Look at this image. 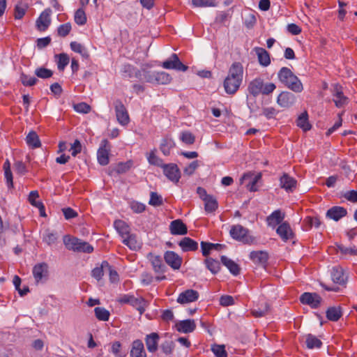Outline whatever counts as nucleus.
Wrapping results in <instances>:
<instances>
[{
  "instance_id": "obj_35",
  "label": "nucleus",
  "mask_w": 357,
  "mask_h": 357,
  "mask_svg": "<svg viewBox=\"0 0 357 357\" xmlns=\"http://www.w3.org/2000/svg\"><path fill=\"white\" fill-rule=\"evenodd\" d=\"M114 226L123 239L130 234L129 226L123 220H115L114 222Z\"/></svg>"
},
{
  "instance_id": "obj_60",
  "label": "nucleus",
  "mask_w": 357,
  "mask_h": 357,
  "mask_svg": "<svg viewBox=\"0 0 357 357\" xmlns=\"http://www.w3.org/2000/svg\"><path fill=\"white\" fill-rule=\"evenodd\" d=\"M57 239V234L50 231H47L43 236V241L49 245L55 243Z\"/></svg>"
},
{
  "instance_id": "obj_58",
  "label": "nucleus",
  "mask_w": 357,
  "mask_h": 357,
  "mask_svg": "<svg viewBox=\"0 0 357 357\" xmlns=\"http://www.w3.org/2000/svg\"><path fill=\"white\" fill-rule=\"evenodd\" d=\"M135 68L136 67H135L132 65L129 64V63L124 64L121 69L123 75L125 77H128L130 79L133 78Z\"/></svg>"
},
{
  "instance_id": "obj_3",
  "label": "nucleus",
  "mask_w": 357,
  "mask_h": 357,
  "mask_svg": "<svg viewBox=\"0 0 357 357\" xmlns=\"http://www.w3.org/2000/svg\"><path fill=\"white\" fill-rule=\"evenodd\" d=\"M275 89L276 85L274 83H265L261 77L255 78L248 85L249 93L254 97H257L260 94L268 96L272 93Z\"/></svg>"
},
{
  "instance_id": "obj_39",
  "label": "nucleus",
  "mask_w": 357,
  "mask_h": 357,
  "mask_svg": "<svg viewBox=\"0 0 357 357\" xmlns=\"http://www.w3.org/2000/svg\"><path fill=\"white\" fill-rule=\"evenodd\" d=\"M56 62L58 70L63 72L65 68L68 65L70 58L66 53H61L55 55Z\"/></svg>"
},
{
  "instance_id": "obj_49",
  "label": "nucleus",
  "mask_w": 357,
  "mask_h": 357,
  "mask_svg": "<svg viewBox=\"0 0 357 357\" xmlns=\"http://www.w3.org/2000/svg\"><path fill=\"white\" fill-rule=\"evenodd\" d=\"M94 313H95L96 317L99 321H108L109 319L110 313L107 310H106L104 307H95Z\"/></svg>"
},
{
  "instance_id": "obj_21",
  "label": "nucleus",
  "mask_w": 357,
  "mask_h": 357,
  "mask_svg": "<svg viewBox=\"0 0 357 357\" xmlns=\"http://www.w3.org/2000/svg\"><path fill=\"white\" fill-rule=\"evenodd\" d=\"M160 336L157 333H151L145 337V343L147 350L150 353H155L158 348Z\"/></svg>"
},
{
  "instance_id": "obj_51",
  "label": "nucleus",
  "mask_w": 357,
  "mask_h": 357,
  "mask_svg": "<svg viewBox=\"0 0 357 357\" xmlns=\"http://www.w3.org/2000/svg\"><path fill=\"white\" fill-rule=\"evenodd\" d=\"M28 6L22 2H19L15 7L14 16L16 20L22 19L26 13Z\"/></svg>"
},
{
  "instance_id": "obj_40",
  "label": "nucleus",
  "mask_w": 357,
  "mask_h": 357,
  "mask_svg": "<svg viewBox=\"0 0 357 357\" xmlns=\"http://www.w3.org/2000/svg\"><path fill=\"white\" fill-rule=\"evenodd\" d=\"M296 125L299 128L303 130V131L306 132L310 130L312 128L310 123L308 121V114L307 112H303L296 120Z\"/></svg>"
},
{
  "instance_id": "obj_57",
  "label": "nucleus",
  "mask_w": 357,
  "mask_h": 357,
  "mask_svg": "<svg viewBox=\"0 0 357 357\" xmlns=\"http://www.w3.org/2000/svg\"><path fill=\"white\" fill-rule=\"evenodd\" d=\"M149 204L153 206H161L163 204L162 197L157 192H151Z\"/></svg>"
},
{
  "instance_id": "obj_28",
  "label": "nucleus",
  "mask_w": 357,
  "mask_h": 357,
  "mask_svg": "<svg viewBox=\"0 0 357 357\" xmlns=\"http://www.w3.org/2000/svg\"><path fill=\"white\" fill-rule=\"evenodd\" d=\"M284 218V214L282 213L280 210H275L267 217V225L269 227L274 228L278 225H280L282 222H283L282 221Z\"/></svg>"
},
{
  "instance_id": "obj_45",
  "label": "nucleus",
  "mask_w": 357,
  "mask_h": 357,
  "mask_svg": "<svg viewBox=\"0 0 357 357\" xmlns=\"http://www.w3.org/2000/svg\"><path fill=\"white\" fill-rule=\"evenodd\" d=\"M268 311L269 305L266 302H262L260 307H257L252 310L251 314L255 317H261L265 316Z\"/></svg>"
},
{
  "instance_id": "obj_12",
  "label": "nucleus",
  "mask_w": 357,
  "mask_h": 357,
  "mask_svg": "<svg viewBox=\"0 0 357 357\" xmlns=\"http://www.w3.org/2000/svg\"><path fill=\"white\" fill-rule=\"evenodd\" d=\"M164 174L171 181L176 183L181 178V172L177 165L174 163L165 164L162 167Z\"/></svg>"
},
{
  "instance_id": "obj_2",
  "label": "nucleus",
  "mask_w": 357,
  "mask_h": 357,
  "mask_svg": "<svg viewBox=\"0 0 357 357\" xmlns=\"http://www.w3.org/2000/svg\"><path fill=\"white\" fill-rule=\"evenodd\" d=\"M278 79L286 87L295 93H301L303 86L299 78L287 67H282L278 73Z\"/></svg>"
},
{
  "instance_id": "obj_63",
  "label": "nucleus",
  "mask_w": 357,
  "mask_h": 357,
  "mask_svg": "<svg viewBox=\"0 0 357 357\" xmlns=\"http://www.w3.org/2000/svg\"><path fill=\"white\" fill-rule=\"evenodd\" d=\"M154 280L155 277L149 272H143L141 275V283L143 285L147 286L151 284Z\"/></svg>"
},
{
  "instance_id": "obj_32",
  "label": "nucleus",
  "mask_w": 357,
  "mask_h": 357,
  "mask_svg": "<svg viewBox=\"0 0 357 357\" xmlns=\"http://www.w3.org/2000/svg\"><path fill=\"white\" fill-rule=\"evenodd\" d=\"M260 178V174H258L252 177V175L250 174H244L241 180V183H243V181L249 180L248 183L246 185L247 188L250 192H255L257 190V188L256 186L257 183Z\"/></svg>"
},
{
  "instance_id": "obj_17",
  "label": "nucleus",
  "mask_w": 357,
  "mask_h": 357,
  "mask_svg": "<svg viewBox=\"0 0 357 357\" xmlns=\"http://www.w3.org/2000/svg\"><path fill=\"white\" fill-rule=\"evenodd\" d=\"M296 101L295 96L289 91H282L277 98V103L282 107L288 108L292 106Z\"/></svg>"
},
{
  "instance_id": "obj_4",
  "label": "nucleus",
  "mask_w": 357,
  "mask_h": 357,
  "mask_svg": "<svg viewBox=\"0 0 357 357\" xmlns=\"http://www.w3.org/2000/svg\"><path fill=\"white\" fill-rule=\"evenodd\" d=\"M147 259H149L152 268L156 274L155 279L157 282L166 280L165 273L166 272L167 267L162 261V259L159 255H155L151 252L147 255Z\"/></svg>"
},
{
  "instance_id": "obj_31",
  "label": "nucleus",
  "mask_w": 357,
  "mask_h": 357,
  "mask_svg": "<svg viewBox=\"0 0 357 357\" xmlns=\"http://www.w3.org/2000/svg\"><path fill=\"white\" fill-rule=\"evenodd\" d=\"M220 259L222 264L229 269L231 274L238 275L240 273L241 268L235 261L226 256H222Z\"/></svg>"
},
{
  "instance_id": "obj_29",
  "label": "nucleus",
  "mask_w": 357,
  "mask_h": 357,
  "mask_svg": "<svg viewBox=\"0 0 357 357\" xmlns=\"http://www.w3.org/2000/svg\"><path fill=\"white\" fill-rule=\"evenodd\" d=\"M254 51L257 55L258 61L262 66L266 67L271 63V58L269 53L264 48L256 47Z\"/></svg>"
},
{
  "instance_id": "obj_53",
  "label": "nucleus",
  "mask_w": 357,
  "mask_h": 357,
  "mask_svg": "<svg viewBox=\"0 0 357 357\" xmlns=\"http://www.w3.org/2000/svg\"><path fill=\"white\" fill-rule=\"evenodd\" d=\"M20 81L25 86H32L37 83L38 79L35 77H31L22 73L20 75Z\"/></svg>"
},
{
  "instance_id": "obj_46",
  "label": "nucleus",
  "mask_w": 357,
  "mask_h": 357,
  "mask_svg": "<svg viewBox=\"0 0 357 357\" xmlns=\"http://www.w3.org/2000/svg\"><path fill=\"white\" fill-rule=\"evenodd\" d=\"M39 195L38 192L36 190L31 191L29 195V202L32 206H36L39 209V211L42 213L45 211V206L40 201H36V199L38 198Z\"/></svg>"
},
{
  "instance_id": "obj_42",
  "label": "nucleus",
  "mask_w": 357,
  "mask_h": 357,
  "mask_svg": "<svg viewBox=\"0 0 357 357\" xmlns=\"http://www.w3.org/2000/svg\"><path fill=\"white\" fill-rule=\"evenodd\" d=\"M204 202V209L207 213H213L217 210L218 207V203L215 197H214L213 195H211Z\"/></svg>"
},
{
  "instance_id": "obj_34",
  "label": "nucleus",
  "mask_w": 357,
  "mask_h": 357,
  "mask_svg": "<svg viewBox=\"0 0 357 357\" xmlns=\"http://www.w3.org/2000/svg\"><path fill=\"white\" fill-rule=\"evenodd\" d=\"M326 318L331 321H337L342 316V308L340 306L329 307L326 312Z\"/></svg>"
},
{
  "instance_id": "obj_41",
  "label": "nucleus",
  "mask_w": 357,
  "mask_h": 357,
  "mask_svg": "<svg viewBox=\"0 0 357 357\" xmlns=\"http://www.w3.org/2000/svg\"><path fill=\"white\" fill-rule=\"evenodd\" d=\"M26 144L32 149L39 148L41 146L39 137L34 131H31L26 137Z\"/></svg>"
},
{
  "instance_id": "obj_6",
  "label": "nucleus",
  "mask_w": 357,
  "mask_h": 357,
  "mask_svg": "<svg viewBox=\"0 0 357 357\" xmlns=\"http://www.w3.org/2000/svg\"><path fill=\"white\" fill-rule=\"evenodd\" d=\"M249 229L241 225H235L231 227L229 234L236 241L245 244H251L254 242L255 238L249 235Z\"/></svg>"
},
{
  "instance_id": "obj_18",
  "label": "nucleus",
  "mask_w": 357,
  "mask_h": 357,
  "mask_svg": "<svg viewBox=\"0 0 357 357\" xmlns=\"http://www.w3.org/2000/svg\"><path fill=\"white\" fill-rule=\"evenodd\" d=\"M199 293L194 289H188L181 292L177 298V302L181 304H185L197 301Z\"/></svg>"
},
{
  "instance_id": "obj_15",
  "label": "nucleus",
  "mask_w": 357,
  "mask_h": 357,
  "mask_svg": "<svg viewBox=\"0 0 357 357\" xmlns=\"http://www.w3.org/2000/svg\"><path fill=\"white\" fill-rule=\"evenodd\" d=\"M52 10L50 8H46L43 10L36 22V26L38 31H45L47 29L51 24V15Z\"/></svg>"
},
{
  "instance_id": "obj_16",
  "label": "nucleus",
  "mask_w": 357,
  "mask_h": 357,
  "mask_svg": "<svg viewBox=\"0 0 357 357\" xmlns=\"http://www.w3.org/2000/svg\"><path fill=\"white\" fill-rule=\"evenodd\" d=\"M276 233L284 242L292 240L294 238L290 225L287 222H282L277 228Z\"/></svg>"
},
{
  "instance_id": "obj_47",
  "label": "nucleus",
  "mask_w": 357,
  "mask_h": 357,
  "mask_svg": "<svg viewBox=\"0 0 357 357\" xmlns=\"http://www.w3.org/2000/svg\"><path fill=\"white\" fill-rule=\"evenodd\" d=\"M155 84H167L170 83L172 77L166 72H155Z\"/></svg>"
},
{
  "instance_id": "obj_27",
  "label": "nucleus",
  "mask_w": 357,
  "mask_h": 357,
  "mask_svg": "<svg viewBox=\"0 0 357 357\" xmlns=\"http://www.w3.org/2000/svg\"><path fill=\"white\" fill-rule=\"evenodd\" d=\"M333 101L337 107H342L347 103L348 98L343 94L341 87L335 85L333 91Z\"/></svg>"
},
{
  "instance_id": "obj_37",
  "label": "nucleus",
  "mask_w": 357,
  "mask_h": 357,
  "mask_svg": "<svg viewBox=\"0 0 357 357\" xmlns=\"http://www.w3.org/2000/svg\"><path fill=\"white\" fill-rule=\"evenodd\" d=\"M305 338L306 347L310 349H319L322 346V342L314 335L307 334Z\"/></svg>"
},
{
  "instance_id": "obj_59",
  "label": "nucleus",
  "mask_w": 357,
  "mask_h": 357,
  "mask_svg": "<svg viewBox=\"0 0 357 357\" xmlns=\"http://www.w3.org/2000/svg\"><path fill=\"white\" fill-rule=\"evenodd\" d=\"M211 350L216 357H227L225 345L214 344L212 346Z\"/></svg>"
},
{
  "instance_id": "obj_64",
  "label": "nucleus",
  "mask_w": 357,
  "mask_h": 357,
  "mask_svg": "<svg viewBox=\"0 0 357 357\" xmlns=\"http://www.w3.org/2000/svg\"><path fill=\"white\" fill-rule=\"evenodd\" d=\"M174 347V343L170 340L164 342L160 346L162 352L166 355L171 354L173 352Z\"/></svg>"
},
{
  "instance_id": "obj_24",
  "label": "nucleus",
  "mask_w": 357,
  "mask_h": 357,
  "mask_svg": "<svg viewBox=\"0 0 357 357\" xmlns=\"http://www.w3.org/2000/svg\"><path fill=\"white\" fill-rule=\"evenodd\" d=\"M250 259L255 264L265 266L268 259V254L261 250L252 251L250 253Z\"/></svg>"
},
{
  "instance_id": "obj_9",
  "label": "nucleus",
  "mask_w": 357,
  "mask_h": 357,
  "mask_svg": "<svg viewBox=\"0 0 357 357\" xmlns=\"http://www.w3.org/2000/svg\"><path fill=\"white\" fill-rule=\"evenodd\" d=\"M161 66L165 69H174L182 72L186 71L188 68L180 61L176 54H172L168 59L162 62Z\"/></svg>"
},
{
  "instance_id": "obj_13",
  "label": "nucleus",
  "mask_w": 357,
  "mask_h": 357,
  "mask_svg": "<svg viewBox=\"0 0 357 357\" xmlns=\"http://www.w3.org/2000/svg\"><path fill=\"white\" fill-rule=\"evenodd\" d=\"M321 300V296L316 293L305 292L300 297V301L303 304L308 305L314 309L319 306Z\"/></svg>"
},
{
  "instance_id": "obj_5",
  "label": "nucleus",
  "mask_w": 357,
  "mask_h": 357,
  "mask_svg": "<svg viewBox=\"0 0 357 357\" xmlns=\"http://www.w3.org/2000/svg\"><path fill=\"white\" fill-rule=\"evenodd\" d=\"M63 243L68 250L85 253H91L93 250V248L89 243L75 237L65 236Z\"/></svg>"
},
{
  "instance_id": "obj_36",
  "label": "nucleus",
  "mask_w": 357,
  "mask_h": 357,
  "mask_svg": "<svg viewBox=\"0 0 357 357\" xmlns=\"http://www.w3.org/2000/svg\"><path fill=\"white\" fill-rule=\"evenodd\" d=\"M123 243L130 249L136 250L141 248V243L137 240L136 235L130 234L128 236H126V238L123 239Z\"/></svg>"
},
{
  "instance_id": "obj_55",
  "label": "nucleus",
  "mask_w": 357,
  "mask_h": 357,
  "mask_svg": "<svg viewBox=\"0 0 357 357\" xmlns=\"http://www.w3.org/2000/svg\"><path fill=\"white\" fill-rule=\"evenodd\" d=\"M35 75L40 78L47 79L52 76L53 72L50 69L40 67L36 69Z\"/></svg>"
},
{
  "instance_id": "obj_25",
  "label": "nucleus",
  "mask_w": 357,
  "mask_h": 357,
  "mask_svg": "<svg viewBox=\"0 0 357 357\" xmlns=\"http://www.w3.org/2000/svg\"><path fill=\"white\" fill-rule=\"evenodd\" d=\"M178 245L183 252H194L198 250V243L190 237H184L179 242Z\"/></svg>"
},
{
  "instance_id": "obj_10",
  "label": "nucleus",
  "mask_w": 357,
  "mask_h": 357,
  "mask_svg": "<svg viewBox=\"0 0 357 357\" xmlns=\"http://www.w3.org/2000/svg\"><path fill=\"white\" fill-rule=\"evenodd\" d=\"M48 268L49 266L45 262L37 264L33 266L32 273L37 284L47 280Z\"/></svg>"
},
{
  "instance_id": "obj_14",
  "label": "nucleus",
  "mask_w": 357,
  "mask_h": 357,
  "mask_svg": "<svg viewBox=\"0 0 357 357\" xmlns=\"http://www.w3.org/2000/svg\"><path fill=\"white\" fill-rule=\"evenodd\" d=\"M165 262L174 270H178L182 264L183 259L173 251H167L164 254Z\"/></svg>"
},
{
  "instance_id": "obj_33",
  "label": "nucleus",
  "mask_w": 357,
  "mask_h": 357,
  "mask_svg": "<svg viewBox=\"0 0 357 357\" xmlns=\"http://www.w3.org/2000/svg\"><path fill=\"white\" fill-rule=\"evenodd\" d=\"M175 146L174 141L169 137H165L160 143V149L165 155H169L171 150Z\"/></svg>"
},
{
  "instance_id": "obj_23",
  "label": "nucleus",
  "mask_w": 357,
  "mask_h": 357,
  "mask_svg": "<svg viewBox=\"0 0 357 357\" xmlns=\"http://www.w3.org/2000/svg\"><path fill=\"white\" fill-rule=\"evenodd\" d=\"M169 229L173 235H185L188 233L187 226L180 219L172 221Z\"/></svg>"
},
{
  "instance_id": "obj_7",
  "label": "nucleus",
  "mask_w": 357,
  "mask_h": 357,
  "mask_svg": "<svg viewBox=\"0 0 357 357\" xmlns=\"http://www.w3.org/2000/svg\"><path fill=\"white\" fill-rule=\"evenodd\" d=\"M118 301L121 304H130L139 312L140 315L144 313L147 306V302L144 298L135 297L130 294L121 296Z\"/></svg>"
},
{
  "instance_id": "obj_54",
  "label": "nucleus",
  "mask_w": 357,
  "mask_h": 357,
  "mask_svg": "<svg viewBox=\"0 0 357 357\" xmlns=\"http://www.w3.org/2000/svg\"><path fill=\"white\" fill-rule=\"evenodd\" d=\"M180 139L185 144L191 145L195 142V135L190 131H183L180 135Z\"/></svg>"
},
{
  "instance_id": "obj_44",
  "label": "nucleus",
  "mask_w": 357,
  "mask_h": 357,
  "mask_svg": "<svg viewBox=\"0 0 357 357\" xmlns=\"http://www.w3.org/2000/svg\"><path fill=\"white\" fill-rule=\"evenodd\" d=\"M204 264L208 270H209L213 274H216L220 268V262L211 257H207L204 260Z\"/></svg>"
},
{
  "instance_id": "obj_20",
  "label": "nucleus",
  "mask_w": 357,
  "mask_h": 357,
  "mask_svg": "<svg viewBox=\"0 0 357 357\" xmlns=\"http://www.w3.org/2000/svg\"><path fill=\"white\" fill-rule=\"evenodd\" d=\"M177 331L183 333H190L196 328V324L193 319L179 321L175 325Z\"/></svg>"
},
{
  "instance_id": "obj_62",
  "label": "nucleus",
  "mask_w": 357,
  "mask_h": 357,
  "mask_svg": "<svg viewBox=\"0 0 357 357\" xmlns=\"http://www.w3.org/2000/svg\"><path fill=\"white\" fill-rule=\"evenodd\" d=\"M132 165V162L131 160H128L126 162H119L116 167V172L118 174L126 173L131 168Z\"/></svg>"
},
{
  "instance_id": "obj_8",
  "label": "nucleus",
  "mask_w": 357,
  "mask_h": 357,
  "mask_svg": "<svg viewBox=\"0 0 357 357\" xmlns=\"http://www.w3.org/2000/svg\"><path fill=\"white\" fill-rule=\"evenodd\" d=\"M111 144L107 139L101 141L100 147L97 152L98 162L100 165L105 166L109 162V152Z\"/></svg>"
},
{
  "instance_id": "obj_19",
  "label": "nucleus",
  "mask_w": 357,
  "mask_h": 357,
  "mask_svg": "<svg viewBox=\"0 0 357 357\" xmlns=\"http://www.w3.org/2000/svg\"><path fill=\"white\" fill-rule=\"evenodd\" d=\"M297 181L290 176L288 174L284 173L280 178V185L287 192H292L296 188Z\"/></svg>"
},
{
  "instance_id": "obj_11",
  "label": "nucleus",
  "mask_w": 357,
  "mask_h": 357,
  "mask_svg": "<svg viewBox=\"0 0 357 357\" xmlns=\"http://www.w3.org/2000/svg\"><path fill=\"white\" fill-rule=\"evenodd\" d=\"M114 108L118 122L122 126H126L130 122L128 111L120 100L114 102Z\"/></svg>"
},
{
  "instance_id": "obj_1",
  "label": "nucleus",
  "mask_w": 357,
  "mask_h": 357,
  "mask_svg": "<svg viewBox=\"0 0 357 357\" xmlns=\"http://www.w3.org/2000/svg\"><path fill=\"white\" fill-rule=\"evenodd\" d=\"M243 78V67L240 62H234L228 70L223 82L225 91L228 95H234L239 89Z\"/></svg>"
},
{
  "instance_id": "obj_52",
  "label": "nucleus",
  "mask_w": 357,
  "mask_h": 357,
  "mask_svg": "<svg viewBox=\"0 0 357 357\" xmlns=\"http://www.w3.org/2000/svg\"><path fill=\"white\" fill-rule=\"evenodd\" d=\"M74 19L75 23L78 25H84L86 23V15L82 8L76 10Z\"/></svg>"
},
{
  "instance_id": "obj_56",
  "label": "nucleus",
  "mask_w": 357,
  "mask_h": 357,
  "mask_svg": "<svg viewBox=\"0 0 357 357\" xmlns=\"http://www.w3.org/2000/svg\"><path fill=\"white\" fill-rule=\"evenodd\" d=\"M195 7H215L217 6L215 0H192Z\"/></svg>"
},
{
  "instance_id": "obj_26",
  "label": "nucleus",
  "mask_w": 357,
  "mask_h": 357,
  "mask_svg": "<svg viewBox=\"0 0 357 357\" xmlns=\"http://www.w3.org/2000/svg\"><path fill=\"white\" fill-rule=\"evenodd\" d=\"M336 250L340 253L341 257L348 259L351 256L357 255V249L355 245L347 246L341 243L336 244Z\"/></svg>"
},
{
  "instance_id": "obj_30",
  "label": "nucleus",
  "mask_w": 357,
  "mask_h": 357,
  "mask_svg": "<svg viewBox=\"0 0 357 357\" xmlns=\"http://www.w3.org/2000/svg\"><path fill=\"white\" fill-rule=\"evenodd\" d=\"M346 215L347 210L341 206H333L326 213V217L335 221H338Z\"/></svg>"
},
{
  "instance_id": "obj_22",
  "label": "nucleus",
  "mask_w": 357,
  "mask_h": 357,
  "mask_svg": "<svg viewBox=\"0 0 357 357\" xmlns=\"http://www.w3.org/2000/svg\"><path fill=\"white\" fill-rule=\"evenodd\" d=\"M130 357H147L144 344L140 340H135L131 344Z\"/></svg>"
},
{
  "instance_id": "obj_50",
  "label": "nucleus",
  "mask_w": 357,
  "mask_h": 357,
  "mask_svg": "<svg viewBox=\"0 0 357 357\" xmlns=\"http://www.w3.org/2000/svg\"><path fill=\"white\" fill-rule=\"evenodd\" d=\"M70 46L73 52L80 54L82 57L87 59L89 56L87 50L82 44L73 41L70 43Z\"/></svg>"
},
{
  "instance_id": "obj_43",
  "label": "nucleus",
  "mask_w": 357,
  "mask_h": 357,
  "mask_svg": "<svg viewBox=\"0 0 357 357\" xmlns=\"http://www.w3.org/2000/svg\"><path fill=\"white\" fill-rule=\"evenodd\" d=\"M332 280L339 284H342L345 282V278L342 269L339 267H334L331 272Z\"/></svg>"
},
{
  "instance_id": "obj_48",
  "label": "nucleus",
  "mask_w": 357,
  "mask_h": 357,
  "mask_svg": "<svg viewBox=\"0 0 357 357\" xmlns=\"http://www.w3.org/2000/svg\"><path fill=\"white\" fill-rule=\"evenodd\" d=\"M155 151L156 150L154 149L150 153H147V160L151 165L162 168L165 163L160 158L155 155Z\"/></svg>"
},
{
  "instance_id": "obj_61",
  "label": "nucleus",
  "mask_w": 357,
  "mask_h": 357,
  "mask_svg": "<svg viewBox=\"0 0 357 357\" xmlns=\"http://www.w3.org/2000/svg\"><path fill=\"white\" fill-rule=\"evenodd\" d=\"M72 29L70 23L61 24L57 29V33L61 37H66L69 34Z\"/></svg>"
},
{
  "instance_id": "obj_38",
  "label": "nucleus",
  "mask_w": 357,
  "mask_h": 357,
  "mask_svg": "<svg viewBox=\"0 0 357 357\" xmlns=\"http://www.w3.org/2000/svg\"><path fill=\"white\" fill-rule=\"evenodd\" d=\"M106 268H109V264L107 261H103L100 266H97L92 270L91 275L99 281L106 272Z\"/></svg>"
}]
</instances>
